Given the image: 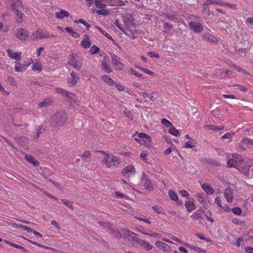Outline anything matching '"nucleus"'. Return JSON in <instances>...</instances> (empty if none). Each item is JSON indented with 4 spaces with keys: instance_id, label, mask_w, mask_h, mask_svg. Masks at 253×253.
<instances>
[{
    "instance_id": "nucleus-1",
    "label": "nucleus",
    "mask_w": 253,
    "mask_h": 253,
    "mask_svg": "<svg viewBox=\"0 0 253 253\" xmlns=\"http://www.w3.org/2000/svg\"><path fill=\"white\" fill-rule=\"evenodd\" d=\"M122 231L124 232L125 237H131L132 240L135 242L136 243H138L141 245L145 250L149 251L153 249V247L150 244L147 243L144 240H142L139 238H137V234L132 231L124 228L122 229Z\"/></svg>"
},
{
    "instance_id": "nucleus-2",
    "label": "nucleus",
    "mask_w": 253,
    "mask_h": 253,
    "mask_svg": "<svg viewBox=\"0 0 253 253\" xmlns=\"http://www.w3.org/2000/svg\"><path fill=\"white\" fill-rule=\"evenodd\" d=\"M67 115L63 110L57 112L52 117L50 120L51 125L54 127L63 126L67 120Z\"/></svg>"
},
{
    "instance_id": "nucleus-3",
    "label": "nucleus",
    "mask_w": 253,
    "mask_h": 253,
    "mask_svg": "<svg viewBox=\"0 0 253 253\" xmlns=\"http://www.w3.org/2000/svg\"><path fill=\"white\" fill-rule=\"evenodd\" d=\"M99 152L105 154L102 163H104L107 168L113 169L117 167L120 164V160L118 157L114 155L106 154L103 151H100Z\"/></svg>"
},
{
    "instance_id": "nucleus-4",
    "label": "nucleus",
    "mask_w": 253,
    "mask_h": 253,
    "mask_svg": "<svg viewBox=\"0 0 253 253\" xmlns=\"http://www.w3.org/2000/svg\"><path fill=\"white\" fill-rule=\"evenodd\" d=\"M68 63L75 69L80 70L83 64V58L77 53H72L69 56Z\"/></svg>"
},
{
    "instance_id": "nucleus-5",
    "label": "nucleus",
    "mask_w": 253,
    "mask_h": 253,
    "mask_svg": "<svg viewBox=\"0 0 253 253\" xmlns=\"http://www.w3.org/2000/svg\"><path fill=\"white\" fill-rule=\"evenodd\" d=\"M244 162V159L237 153L232 154V158L229 159L227 162V167L229 168H235L239 167Z\"/></svg>"
},
{
    "instance_id": "nucleus-6",
    "label": "nucleus",
    "mask_w": 253,
    "mask_h": 253,
    "mask_svg": "<svg viewBox=\"0 0 253 253\" xmlns=\"http://www.w3.org/2000/svg\"><path fill=\"white\" fill-rule=\"evenodd\" d=\"M124 228V227H123L122 229ZM106 231L115 238H121L125 237L124 232L122 230V228L121 230H120L117 228L114 227L112 224L109 229L106 230Z\"/></svg>"
},
{
    "instance_id": "nucleus-7",
    "label": "nucleus",
    "mask_w": 253,
    "mask_h": 253,
    "mask_svg": "<svg viewBox=\"0 0 253 253\" xmlns=\"http://www.w3.org/2000/svg\"><path fill=\"white\" fill-rule=\"evenodd\" d=\"M122 173L125 177L129 178L135 174V168L133 165H129L122 169Z\"/></svg>"
},
{
    "instance_id": "nucleus-8",
    "label": "nucleus",
    "mask_w": 253,
    "mask_h": 253,
    "mask_svg": "<svg viewBox=\"0 0 253 253\" xmlns=\"http://www.w3.org/2000/svg\"><path fill=\"white\" fill-rule=\"evenodd\" d=\"M137 136L142 139L143 143L146 147L149 148L151 146L152 138L149 135L146 133H139L138 134Z\"/></svg>"
},
{
    "instance_id": "nucleus-9",
    "label": "nucleus",
    "mask_w": 253,
    "mask_h": 253,
    "mask_svg": "<svg viewBox=\"0 0 253 253\" xmlns=\"http://www.w3.org/2000/svg\"><path fill=\"white\" fill-rule=\"evenodd\" d=\"M16 36L20 40H25L29 36V32L26 29L20 28L15 31Z\"/></svg>"
},
{
    "instance_id": "nucleus-10",
    "label": "nucleus",
    "mask_w": 253,
    "mask_h": 253,
    "mask_svg": "<svg viewBox=\"0 0 253 253\" xmlns=\"http://www.w3.org/2000/svg\"><path fill=\"white\" fill-rule=\"evenodd\" d=\"M141 181L143 182V185L146 189L149 191H151L153 189V186L151 182L148 178L147 175L144 172L142 174Z\"/></svg>"
},
{
    "instance_id": "nucleus-11",
    "label": "nucleus",
    "mask_w": 253,
    "mask_h": 253,
    "mask_svg": "<svg viewBox=\"0 0 253 253\" xmlns=\"http://www.w3.org/2000/svg\"><path fill=\"white\" fill-rule=\"evenodd\" d=\"M189 26L192 30L196 33H201L203 30V27L202 24L195 21L190 22Z\"/></svg>"
},
{
    "instance_id": "nucleus-12",
    "label": "nucleus",
    "mask_w": 253,
    "mask_h": 253,
    "mask_svg": "<svg viewBox=\"0 0 253 253\" xmlns=\"http://www.w3.org/2000/svg\"><path fill=\"white\" fill-rule=\"evenodd\" d=\"M251 168V166L248 165L246 163H243L242 165H241L239 167H237V169L244 173L246 176L249 177V170Z\"/></svg>"
},
{
    "instance_id": "nucleus-13",
    "label": "nucleus",
    "mask_w": 253,
    "mask_h": 253,
    "mask_svg": "<svg viewBox=\"0 0 253 253\" xmlns=\"http://www.w3.org/2000/svg\"><path fill=\"white\" fill-rule=\"evenodd\" d=\"M72 78H68L67 80V83L69 86L71 87L75 86L79 80V78L77 76V74L74 72H72L70 74Z\"/></svg>"
},
{
    "instance_id": "nucleus-14",
    "label": "nucleus",
    "mask_w": 253,
    "mask_h": 253,
    "mask_svg": "<svg viewBox=\"0 0 253 253\" xmlns=\"http://www.w3.org/2000/svg\"><path fill=\"white\" fill-rule=\"evenodd\" d=\"M6 52L8 54V55L9 57L11 58L12 59H14L16 60H20L21 57V52H13L11 49H7L6 50Z\"/></svg>"
},
{
    "instance_id": "nucleus-15",
    "label": "nucleus",
    "mask_w": 253,
    "mask_h": 253,
    "mask_svg": "<svg viewBox=\"0 0 253 253\" xmlns=\"http://www.w3.org/2000/svg\"><path fill=\"white\" fill-rule=\"evenodd\" d=\"M117 56L114 55L112 58V63L114 67L119 70H122L124 66L117 59Z\"/></svg>"
},
{
    "instance_id": "nucleus-16",
    "label": "nucleus",
    "mask_w": 253,
    "mask_h": 253,
    "mask_svg": "<svg viewBox=\"0 0 253 253\" xmlns=\"http://www.w3.org/2000/svg\"><path fill=\"white\" fill-rule=\"evenodd\" d=\"M52 103L53 100L51 98H45L42 101L39 102L38 106L40 108H45L49 106Z\"/></svg>"
},
{
    "instance_id": "nucleus-17",
    "label": "nucleus",
    "mask_w": 253,
    "mask_h": 253,
    "mask_svg": "<svg viewBox=\"0 0 253 253\" xmlns=\"http://www.w3.org/2000/svg\"><path fill=\"white\" fill-rule=\"evenodd\" d=\"M155 245L163 251L168 252L170 250V247L164 242L157 241L155 242Z\"/></svg>"
},
{
    "instance_id": "nucleus-18",
    "label": "nucleus",
    "mask_w": 253,
    "mask_h": 253,
    "mask_svg": "<svg viewBox=\"0 0 253 253\" xmlns=\"http://www.w3.org/2000/svg\"><path fill=\"white\" fill-rule=\"evenodd\" d=\"M224 196L228 202H231L234 197L232 190L230 188H227L224 192Z\"/></svg>"
},
{
    "instance_id": "nucleus-19",
    "label": "nucleus",
    "mask_w": 253,
    "mask_h": 253,
    "mask_svg": "<svg viewBox=\"0 0 253 253\" xmlns=\"http://www.w3.org/2000/svg\"><path fill=\"white\" fill-rule=\"evenodd\" d=\"M184 246H185L187 248H189L192 250L195 251V252H197L198 253H206V252L205 250L202 249L201 248L196 247L194 246H193L192 245H190L187 243H185L184 244Z\"/></svg>"
},
{
    "instance_id": "nucleus-20",
    "label": "nucleus",
    "mask_w": 253,
    "mask_h": 253,
    "mask_svg": "<svg viewBox=\"0 0 253 253\" xmlns=\"http://www.w3.org/2000/svg\"><path fill=\"white\" fill-rule=\"evenodd\" d=\"M25 159L30 163L32 164L35 167H37L39 165V162L37 161L35 158L28 154L25 155Z\"/></svg>"
},
{
    "instance_id": "nucleus-21",
    "label": "nucleus",
    "mask_w": 253,
    "mask_h": 253,
    "mask_svg": "<svg viewBox=\"0 0 253 253\" xmlns=\"http://www.w3.org/2000/svg\"><path fill=\"white\" fill-rule=\"evenodd\" d=\"M204 39L208 42L216 43L218 42L217 39L213 35L210 34H205L203 35Z\"/></svg>"
},
{
    "instance_id": "nucleus-22",
    "label": "nucleus",
    "mask_w": 253,
    "mask_h": 253,
    "mask_svg": "<svg viewBox=\"0 0 253 253\" xmlns=\"http://www.w3.org/2000/svg\"><path fill=\"white\" fill-rule=\"evenodd\" d=\"M4 242L10 246L11 247L18 249L22 251L23 252L26 253H28L29 252V251L27 249H25L24 247H23L22 246L18 245L17 244H16L15 243H11L9 241L4 240Z\"/></svg>"
},
{
    "instance_id": "nucleus-23",
    "label": "nucleus",
    "mask_w": 253,
    "mask_h": 253,
    "mask_svg": "<svg viewBox=\"0 0 253 253\" xmlns=\"http://www.w3.org/2000/svg\"><path fill=\"white\" fill-rule=\"evenodd\" d=\"M22 3L19 0H12L11 1V8L16 11V10H18V8L20 7Z\"/></svg>"
},
{
    "instance_id": "nucleus-24",
    "label": "nucleus",
    "mask_w": 253,
    "mask_h": 253,
    "mask_svg": "<svg viewBox=\"0 0 253 253\" xmlns=\"http://www.w3.org/2000/svg\"><path fill=\"white\" fill-rule=\"evenodd\" d=\"M15 21L17 23H22L23 20V17L24 14L19 10L15 11Z\"/></svg>"
},
{
    "instance_id": "nucleus-25",
    "label": "nucleus",
    "mask_w": 253,
    "mask_h": 253,
    "mask_svg": "<svg viewBox=\"0 0 253 253\" xmlns=\"http://www.w3.org/2000/svg\"><path fill=\"white\" fill-rule=\"evenodd\" d=\"M65 30L67 31L70 36L74 38H78L80 36V35L76 32L74 31L72 27H66Z\"/></svg>"
},
{
    "instance_id": "nucleus-26",
    "label": "nucleus",
    "mask_w": 253,
    "mask_h": 253,
    "mask_svg": "<svg viewBox=\"0 0 253 253\" xmlns=\"http://www.w3.org/2000/svg\"><path fill=\"white\" fill-rule=\"evenodd\" d=\"M202 188L208 194H212L214 192V189L208 183H204Z\"/></svg>"
},
{
    "instance_id": "nucleus-27",
    "label": "nucleus",
    "mask_w": 253,
    "mask_h": 253,
    "mask_svg": "<svg viewBox=\"0 0 253 253\" xmlns=\"http://www.w3.org/2000/svg\"><path fill=\"white\" fill-rule=\"evenodd\" d=\"M185 207L188 211L191 212L196 209V206L191 201H186L185 203Z\"/></svg>"
},
{
    "instance_id": "nucleus-28",
    "label": "nucleus",
    "mask_w": 253,
    "mask_h": 253,
    "mask_svg": "<svg viewBox=\"0 0 253 253\" xmlns=\"http://www.w3.org/2000/svg\"><path fill=\"white\" fill-rule=\"evenodd\" d=\"M101 79L105 83L108 84L109 85H113V84H115V81H114L108 75H103L101 77Z\"/></svg>"
},
{
    "instance_id": "nucleus-29",
    "label": "nucleus",
    "mask_w": 253,
    "mask_h": 253,
    "mask_svg": "<svg viewBox=\"0 0 253 253\" xmlns=\"http://www.w3.org/2000/svg\"><path fill=\"white\" fill-rule=\"evenodd\" d=\"M84 37H85L86 39H84L82 40L81 45L84 48H87L89 47L91 45L90 40L88 39V37L86 35H84Z\"/></svg>"
},
{
    "instance_id": "nucleus-30",
    "label": "nucleus",
    "mask_w": 253,
    "mask_h": 253,
    "mask_svg": "<svg viewBox=\"0 0 253 253\" xmlns=\"http://www.w3.org/2000/svg\"><path fill=\"white\" fill-rule=\"evenodd\" d=\"M123 19L126 24L131 23L134 21V18L132 15L126 14L123 16Z\"/></svg>"
},
{
    "instance_id": "nucleus-31",
    "label": "nucleus",
    "mask_w": 253,
    "mask_h": 253,
    "mask_svg": "<svg viewBox=\"0 0 253 253\" xmlns=\"http://www.w3.org/2000/svg\"><path fill=\"white\" fill-rule=\"evenodd\" d=\"M70 16L69 13L66 10H61L60 12H56V17L57 18L63 19L65 17H69Z\"/></svg>"
},
{
    "instance_id": "nucleus-32",
    "label": "nucleus",
    "mask_w": 253,
    "mask_h": 253,
    "mask_svg": "<svg viewBox=\"0 0 253 253\" xmlns=\"http://www.w3.org/2000/svg\"><path fill=\"white\" fill-rule=\"evenodd\" d=\"M15 63L16 65L14 67L15 71L17 72H22L25 71V66H23L20 62H16Z\"/></svg>"
},
{
    "instance_id": "nucleus-33",
    "label": "nucleus",
    "mask_w": 253,
    "mask_h": 253,
    "mask_svg": "<svg viewBox=\"0 0 253 253\" xmlns=\"http://www.w3.org/2000/svg\"><path fill=\"white\" fill-rule=\"evenodd\" d=\"M96 28L101 32L105 37H106L108 39L111 40L113 42H115L114 39L112 38V37L110 36L106 32L103 30L100 27L96 26H95Z\"/></svg>"
},
{
    "instance_id": "nucleus-34",
    "label": "nucleus",
    "mask_w": 253,
    "mask_h": 253,
    "mask_svg": "<svg viewBox=\"0 0 253 253\" xmlns=\"http://www.w3.org/2000/svg\"><path fill=\"white\" fill-rule=\"evenodd\" d=\"M101 67L102 69L105 71V72L107 73H111L112 72L110 65L107 64V63L105 61H104L102 63Z\"/></svg>"
},
{
    "instance_id": "nucleus-35",
    "label": "nucleus",
    "mask_w": 253,
    "mask_h": 253,
    "mask_svg": "<svg viewBox=\"0 0 253 253\" xmlns=\"http://www.w3.org/2000/svg\"><path fill=\"white\" fill-rule=\"evenodd\" d=\"M169 198L172 201H178V197L176 193L172 190L170 189L169 191Z\"/></svg>"
},
{
    "instance_id": "nucleus-36",
    "label": "nucleus",
    "mask_w": 253,
    "mask_h": 253,
    "mask_svg": "<svg viewBox=\"0 0 253 253\" xmlns=\"http://www.w3.org/2000/svg\"><path fill=\"white\" fill-rule=\"evenodd\" d=\"M191 217H192L194 219L199 220L200 224H203V217L202 216L201 214L199 213L198 211L195 212L194 214L191 215Z\"/></svg>"
},
{
    "instance_id": "nucleus-37",
    "label": "nucleus",
    "mask_w": 253,
    "mask_h": 253,
    "mask_svg": "<svg viewBox=\"0 0 253 253\" xmlns=\"http://www.w3.org/2000/svg\"><path fill=\"white\" fill-rule=\"evenodd\" d=\"M125 3L124 1L122 0H111V5L113 6H124Z\"/></svg>"
},
{
    "instance_id": "nucleus-38",
    "label": "nucleus",
    "mask_w": 253,
    "mask_h": 253,
    "mask_svg": "<svg viewBox=\"0 0 253 253\" xmlns=\"http://www.w3.org/2000/svg\"><path fill=\"white\" fill-rule=\"evenodd\" d=\"M115 26L119 28L122 32H123L127 36H129V34L125 31V29L123 27H122L120 24L119 20L118 19H116L115 21Z\"/></svg>"
},
{
    "instance_id": "nucleus-39",
    "label": "nucleus",
    "mask_w": 253,
    "mask_h": 253,
    "mask_svg": "<svg viewBox=\"0 0 253 253\" xmlns=\"http://www.w3.org/2000/svg\"><path fill=\"white\" fill-rule=\"evenodd\" d=\"M169 132L171 135H173V136H178L179 134V132L178 131V130L176 129V128L173 126H172L169 128Z\"/></svg>"
},
{
    "instance_id": "nucleus-40",
    "label": "nucleus",
    "mask_w": 253,
    "mask_h": 253,
    "mask_svg": "<svg viewBox=\"0 0 253 253\" xmlns=\"http://www.w3.org/2000/svg\"><path fill=\"white\" fill-rule=\"evenodd\" d=\"M61 201L70 209H71L72 211L74 210V206H73V203L72 202H69L66 199H61Z\"/></svg>"
},
{
    "instance_id": "nucleus-41",
    "label": "nucleus",
    "mask_w": 253,
    "mask_h": 253,
    "mask_svg": "<svg viewBox=\"0 0 253 253\" xmlns=\"http://www.w3.org/2000/svg\"><path fill=\"white\" fill-rule=\"evenodd\" d=\"M44 128L42 126H40L37 129V133L36 136L34 137V140H37L40 136V135L44 131Z\"/></svg>"
},
{
    "instance_id": "nucleus-42",
    "label": "nucleus",
    "mask_w": 253,
    "mask_h": 253,
    "mask_svg": "<svg viewBox=\"0 0 253 253\" xmlns=\"http://www.w3.org/2000/svg\"><path fill=\"white\" fill-rule=\"evenodd\" d=\"M98 224H99L101 226H102L103 228L106 229H109V228L111 226L112 224L108 222H104V221H99L98 222Z\"/></svg>"
},
{
    "instance_id": "nucleus-43",
    "label": "nucleus",
    "mask_w": 253,
    "mask_h": 253,
    "mask_svg": "<svg viewBox=\"0 0 253 253\" xmlns=\"http://www.w3.org/2000/svg\"><path fill=\"white\" fill-rule=\"evenodd\" d=\"M94 3L98 8H104L106 7V5L102 3L100 0H95Z\"/></svg>"
},
{
    "instance_id": "nucleus-44",
    "label": "nucleus",
    "mask_w": 253,
    "mask_h": 253,
    "mask_svg": "<svg viewBox=\"0 0 253 253\" xmlns=\"http://www.w3.org/2000/svg\"><path fill=\"white\" fill-rule=\"evenodd\" d=\"M162 16H164L166 18L171 20L174 21L177 20V18L173 14H169L168 13H163Z\"/></svg>"
},
{
    "instance_id": "nucleus-45",
    "label": "nucleus",
    "mask_w": 253,
    "mask_h": 253,
    "mask_svg": "<svg viewBox=\"0 0 253 253\" xmlns=\"http://www.w3.org/2000/svg\"><path fill=\"white\" fill-rule=\"evenodd\" d=\"M195 235L201 240H204L208 242L213 243V241L209 238H206L203 234L196 233Z\"/></svg>"
},
{
    "instance_id": "nucleus-46",
    "label": "nucleus",
    "mask_w": 253,
    "mask_h": 253,
    "mask_svg": "<svg viewBox=\"0 0 253 253\" xmlns=\"http://www.w3.org/2000/svg\"><path fill=\"white\" fill-rule=\"evenodd\" d=\"M234 135V133L227 132L224 134L221 138V139H228L230 141L232 140V138Z\"/></svg>"
},
{
    "instance_id": "nucleus-47",
    "label": "nucleus",
    "mask_w": 253,
    "mask_h": 253,
    "mask_svg": "<svg viewBox=\"0 0 253 253\" xmlns=\"http://www.w3.org/2000/svg\"><path fill=\"white\" fill-rule=\"evenodd\" d=\"M32 70L34 71L37 70L40 72L42 70V66L40 63H35L32 65Z\"/></svg>"
},
{
    "instance_id": "nucleus-48",
    "label": "nucleus",
    "mask_w": 253,
    "mask_h": 253,
    "mask_svg": "<svg viewBox=\"0 0 253 253\" xmlns=\"http://www.w3.org/2000/svg\"><path fill=\"white\" fill-rule=\"evenodd\" d=\"M153 210L158 214H163L164 211L163 209L158 206H154L152 207Z\"/></svg>"
},
{
    "instance_id": "nucleus-49",
    "label": "nucleus",
    "mask_w": 253,
    "mask_h": 253,
    "mask_svg": "<svg viewBox=\"0 0 253 253\" xmlns=\"http://www.w3.org/2000/svg\"><path fill=\"white\" fill-rule=\"evenodd\" d=\"M7 82L11 85L15 86L16 84V82L12 77H8L7 79Z\"/></svg>"
},
{
    "instance_id": "nucleus-50",
    "label": "nucleus",
    "mask_w": 253,
    "mask_h": 253,
    "mask_svg": "<svg viewBox=\"0 0 253 253\" xmlns=\"http://www.w3.org/2000/svg\"><path fill=\"white\" fill-rule=\"evenodd\" d=\"M102 9L98 10L96 11V13L99 15H102L103 16H107L108 15L109 13L108 10L106 9H105L104 8H101Z\"/></svg>"
},
{
    "instance_id": "nucleus-51",
    "label": "nucleus",
    "mask_w": 253,
    "mask_h": 253,
    "mask_svg": "<svg viewBox=\"0 0 253 253\" xmlns=\"http://www.w3.org/2000/svg\"><path fill=\"white\" fill-rule=\"evenodd\" d=\"M232 211L236 215H240L242 213V210L239 207H235L232 209Z\"/></svg>"
},
{
    "instance_id": "nucleus-52",
    "label": "nucleus",
    "mask_w": 253,
    "mask_h": 253,
    "mask_svg": "<svg viewBox=\"0 0 253 253\" xmlns=\"http://www.w3.org/2000/svg\"><path fill=\"white\" fill-rule=\"evenodd\" d=\"M161 123L167 127H171L172 126V123L166 119H163Z\"/></svg>"
},
{
    "instance_id": "nucleus-53",
    "label": "nucleus",
    "mask_w": 253,
    "mask_h": 253,
    "mask_svg": "<svg viewBox=\"0 0 253 253\" xmlns=\"http://www.w3.org/2000/svg\"><path fill=\"white\" fill-rule=\"evenodd\" d=\"M142 234L145 235L149 236L154 238H159L160 236V234L153 232L152 233H150L148 232H142Z\"/></svg>"
},
{
    "instance_id": "nucleus-54",
    "label": "nucleus",
    "mask_w": 253,
    "mask_h": 253,
    "mask_svg": "<svg viewBox=\"0 0 253 253\" xmlns=\"http://www.w3.org/2000/svg\"><path fill=\"white\" fill-rule=\"evenodd\" d=\"M99 51V48L96 46L95 45H92L90 49V52L92 54H96Z\"/></svg>"
},
{
    "instance_id": "nucleus-55",
    "label": "nucleus",
    "mask_w": 253,
    "mask_h": 253,
    "mask_svg": "<svg viewBox=\"0 0 253 253\" xmlns=\"http://www.w3.org/2000/svg\"><path fill=\"white\" fill-rule=\"evenodd\" d=\"M241 143L253 145V139L246 138L242 140Z\"/></svg>"
},
{
    "instance_id": "nucleus-56",
    "label": "nucleus",
    "mask_w": 253,
    "mask_h": 253,
    "mask_svg": "<svg viewBox=\"0 0 253 253\" xmlns=\"http://www.w3.org/2000/svg\"><path fill=\"white\" fill-rule=\"evenodd\" d=\"M18 226L19 228H22L25 230H26L29 233L32 232L33 231V230L32 228L29 227L26 225H19Z\"/></svg>"
},
{
    "instance_id": "nucleus-57",
    "label": "nucleus",
    "mask_w": 253,
    "mask_h": 253,
    "mask_svg": "<svg viewBox=\"0 0 253 253\" xmlns=\"http://www.w3.org/2000/svg\"><path fill=\"white\" fill-rule=\"evenodd\" d=\"M141 94L142 95V97L144 98H146V97H148L150 99V100H152V101H154V96L150 94H148L146 92H142L141 93Z\"/></svg>"
},
{
    "instance_id": "nucleus-58",
    "label": "nucleus",
    "mask_w": 253,
    "mask_h": 253,
    "mask_svg": "<svg viewBox=\"0 0 253 253\" xmlns=\"http://www.w3.org/2000/svg\"><path fill=\"white\" fill-rule=\"evenodd\" d=\"M147 55L149 56L151 58H158L160 57V55L158 53H156L154 52L149 51L147 52Z\"/></svg>"
},
{
    "instance_id": "nucleus-59",
    "label": "nucleus",
    "mask_w": 253,
    "mask_h": 253,
    "mask_svg": "<svg viewBox=\"0 0 253 253\" xmlns=\"http://www.w3.org/2000/svg\"><path fill=\"white\" fill-rule=\"evenodd\" d=\"M56 90L57 92L60 93V94H62L64 96H66L67 94H69V92L67 91H66L63 89L57 88H56Z\"/></svg>"
},
{
    "instance_id": "nucleus-60",
    "label": "nucleus",
    "mask_w": 253,
    "mask_h": 253,
    "mask_svg": "<svg viewBox=\"0 0 253 253\" xmlns=\"http://www.w3.org/2000/svg\"><path fill=\"white\" fill-rule=\"evenodd\" d=\"M117 89L119 91H124L125 90L124 87L121 84H118L116 82H115V84H113Z\"/></svg>"
},
{
    "instance_id": "nucleus-61",
    "label": "nucleus",
    "mask_w": 253,
    "mask_h": 253,
    "mask_svg": "<svg viewBox=\"0 0 253 253\" xmlns=\"http://www.w3.org/2000/svg\"><path fill=\"white\" fill-rule=\"evenodd\" d=\"M179 192L182 197H185L188 199H189V200L190 199V198H189V194L188 193V192L187 191H186L185 190H182L179 191Z\"/></svg>"
},
{
    "instance_id": "nucleus-62",
    "label": "nucleus",
    "mask_w": 253,
    "mask_h": 253,
    "mask_svg": "<svg viewBox=\"0 0 253 253\" xmlns=\"http://www.w3.org/2000/svg\"><path fill=\"white\" fill-rule=\"evenodd\" d=\"M139 68L149 75L153 76L154 75V73L152 71L147 68H143L140 67Z\"/></svg>"
},
{
    "instance_id": "nucleus-63",
    "label": "nucleus",
    "mask_w": 253,
    "mask_h": 253,
    "mask_svg": "<svg viewBox=\"0 0 253 253\" xmlns=\"http://www.w3.org/2000/svg\"><path fill=\"white\" fill-rule=\"evenodd\" d=\"M38 39H42L44 38H47V36H46L42 32L38 31Z\"/></svg>"
},
{
    "instance_id": "nucleus-64",
    "label": "nucleus",
    "mask_w": 253,
    "mask_h": 253,
    "mask_svg": "<svg viewBox=\"0 0 253 253\" xmlns=\"http://www.w3.org/2000/svg\"><path fill=\"white\" fill-rule=\"evenodd\" d=\"M245 251L247 253H253V248L251 247H247L245 248Z\"/></svg>"
}]
</instances>
